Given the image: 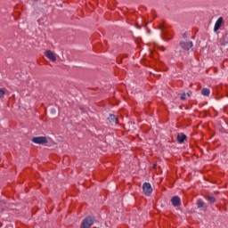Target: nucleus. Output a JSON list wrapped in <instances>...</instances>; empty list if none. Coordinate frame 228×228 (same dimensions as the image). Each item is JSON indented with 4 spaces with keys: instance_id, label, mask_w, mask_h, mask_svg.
<instances>
[{
    "instance_id": "f257e3e1",
    "label": "nucleus",
    "mask_w": 228,
    "mask_h": 228,
    "mask_svg": "<svg viewBox=\"0 0 228 228\" xmlns=\"http://www.w3.org/2000/svg\"><path fill=\"white\" fill-rule=\"evenodd\" d=\"M92 225H94V219L92 218V216H86L82 221L80 228H90L92 227Z\"/></svg>"
},
{
    "instance_id": "f03ea898",
    "label": "nucleus",
    "mask_w": 228,
    "mask_h": 228,
    "mask_svg": "<svg viewBox=\"0 0 228 228\" xmlns=\"http://www.w3.org/2000/svg\"><path fill=\"white\" fill-rule=\"evenodd\" d=\"M142 191L147 197L151 196L152 193V185L150 183H144L142 184Z\"/></svg>"
},
{
    "instance_id": "7ed1b4c3",
    "label": "nucleus",
    "mask_w": 228,
    "mask_h": 228,
    "mask_svg": "<svg viewBox=\"0 0 228 228\" xmlns=\"http://www.w3.org/2000/svg\"><path fill=\"white\" fill-rule=\"evenodd\" d=\"M33 143H37V145H42L44 143H47V137L45 136H38V137H34L32 139Z\"/></svg>"
},
{
    "instance_id": "20e7f679",
    "label": "nucleus",
    "mask_w": 228,
    "mask_h": 228,
    "mask_svg": "<svg viewBox=\"0 0 228 228\" xmlns=\"http://www.w3.org/2000/svg\"><path fill=\"white\" fill-rule=\"evenodd\" d=\"M180 45L182 49H184L185 51H190L193 47V42L191 41H181Z\"/></svg>"
},
{
    "instance_id": "39448f33",
    "label": "nucleus",
    "mask_w": 228,
    "mask_h": 228,
    "mask_svg": "<svg viewBox=\"0 0 228 228\" xmlns=\"http://www.w3.org/2000/svg\"><path fill=\"white\" fill-rule=\"evenodd\" d=\"M197 206L201 209V211H208V204H206L202 200H197Z\"/></svg>"
},
{
    "instance_id": "423d86ee",
    "label": "nucleus",
    "mask_w": 228,
    "mask_h": 228,
    "mask_svg": "<svg viewBox=\"0 0 228 228\" xmlns=\"http://www.w3.org/2000/svg\"><path fill=\"white\" fill-rule=\"evenodd\" d=\"M45 56H46L48 60H51V61H56V55L54 53L51 52V50L45 52Z\"/></svg>"
},
{
    "instance_id": "0eeeda50",
    "label": "nucleus",
    "mask_w": 228,
    "mask_h": 228,
    "mask_svg": "<svg viewBox=\"0 0 228 228\" xmlns=\"http://www.w3.org/2000/svg\"><path fill=\"white\" fill-rule=\"evenodd\" d=\"M222 24H224V18L220 17L216 21V24H215V27H214V31H218V29H220V28H222Z\"/></svg>"
},
{
    "instance_id": "6e6552de",
    "label": "nucleus",
    "mask_w": 228,
    "mask_h": 228,
    "mask_svg": "<svg viewBox=\"0 0 228 228\" xmlns=\"http://www.w3.org/2000/svg\"><path fill=\"white\" fill-rule=\"evenodd\" d=\"M171 202L173 206H175V208H177L178 206H181V198H179L178 196H174L171 199Z\"/></svg>"
},
{
    "instance_id": "1a4fd4ad",
    "label": "nucleus",
    "mask_w": 228,
    "mask_h": 228,
    "mask_svg": "<svg viewBox=\"0 0 228 228\" xmlns=\"http://www.w3.org/2000/svg\"><path fill=\"white\" fill-rule=\"evenodd\" d=\"M109 122L111 124H118V118L113 114H110L108 118Z\"/></svg>"
},
{
    "instance_id": "9d476101",
    "label": "nucleus",
    "mask_w": 228,
    "mask_h": 228,
    "mask_svg": "<svg viewBox=\"0 0 228 228\" xmlns=\"http://www.w3.org/2000/svg\"><path fill=\"white\" fill-rule=\"evenodd\" d=\"M205 199L209 202V204H215L216 202V199H215V197L210 195L205 196Z\"/></svg>"
},
{
    "instance_id": "9b49d317",
    "label": "nucleus",
    "mask_w": 228,
    "mask_h": 228,
    "mask_svg": "<svg viewBox=\"0 0 228 228\" xmlns=\"http://www.w3.org/2000/svg\"><path fill=\"white\" fill-rule=\"evenodd\" d=\"M184 140H186V134H178V135H177V141H178L180 143H184Z\"/></svg>"
},
{
    "instance_id": "f8f14e48",
    "label": "nucleus",
    "mask_w": 228,
    "mask_h": 228,
    "mask_svg": "<svg viewBox=\"0 0 228 228\" xmlns=\"http://www.w3.org/2000/svg\"><path fill=\"white\" fill-rule=\"evenodd\" d=\"M209 94H211V91L208 88H203L201 90V94H203L205 97H208Z\"/></svg>"
},
{
    "instance_id": "ddd939ff",
    "label": "nucleus",
    "mask_w": 228,
    "mask_h": 228,
    "mask_svg": "<svg viewBox=\"0 0 228 228\" xmlns=\"http://www.w3.org/2000/svg\"><path fill=\"white\" fill-rule=\"evenodd\" d=\"M186 95H188V97H190V93H183L180 96L181 101H186Z\"/></svg>"
},
{
    "instance_id": "4468645a",
    "label": "nucleus",
    "mask_w": 228,
    "mask_h": 228,
    "mask_svg": "<svg viewBox=\"0 0 228 228\" xmlns=\"http://www.w3.org/2000/svg\"><path fill=\"white\" fill-rule=\"evenodd\" d=\"M4 97V90L0 89V99H3Z\"/></svg>"
},
{
    "instance_id": "2eb2a0df",
    "label": "nucleus",
    "mask_w": 228,
    "mask_h": 228,
    "mask_svg": "<svg viewBox=\"0 0 228 228\" xmlns=\"http://www.w3.org/2000/svg\"><path fill=\"white\" fill-rule=\"evenodd\" d=\"M186 37V34L183 35V37Z\"/></svg>"
}]
</instances>
